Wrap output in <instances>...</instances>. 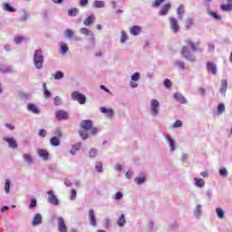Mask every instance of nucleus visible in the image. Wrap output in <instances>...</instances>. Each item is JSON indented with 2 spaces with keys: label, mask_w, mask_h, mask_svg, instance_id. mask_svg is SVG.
Here are the masks:
<instances>
[{
  "label": "nucleus",
  "mask_w": 232,
  "mask_h": 232,
  "mask_svg": "<svg viewBox=\"0 0 232 232\" xmlns=\"http://www.w3.org/2000/svg\"><path fill=\"white\" fill-rule=\"evenodd\" d=\"M185 46L181 49V55L187 61H190L191 63H195V55H193L192 52H198V48L197 47V44L192 43L190 40H185ZM192 51V52H191Z\"/></svg>",
  "instance_id": "1"
},
{
  "label": "nucleus",
  "mask_w": 232,
  "mask_h": 232,
  "mask_svg": "<svg viewBox=\"0 0 232 232\" xmlns=\"http://www.w3.org/2000/svg\"><path fill=\"white\" fill-rule=\"evenodd\" d=\"M81 128L83 130H80L79 134L83 140H86V139H88V131H90V130L92 135L97 134V129L93 128V121H92L91 120L82 121L81 123Z\"/></svg>",
  "instance_id": "2"
},
{
  "label": "nucleus",
  "mask_w": 232,
  "mask_h": 232,
  "mask_svg": "<svg viewBox=\"0 0 232 232\" xmlns=\"http://www.w3.org/2000/svg\"><path fill=\"white\" fill-rule=\"evenodd\" d=\"M34 63L37 70H41L43 68V63H44V56L43 55V50L38 49L34 52Z\"/></svg>",
  "instance_id": "3"
},
{
  "label": "nucleus",
  "mask_w": 232,
  "mask_h": 232,
  "mask_svg": "<svg viewBox=\"0 0 232 232\" xmlns=\"http://www.w3.org/2000/svg\"><path fill=\"white\" fill-rule=\"evenodd\" d=\"M71 97L72 101H77L79 104H84L86 102V95L81 93L79 91H74Z\"/></svg>",
  "instance_id": "4"
},
{
  "label": "nucleus",
  "mask_w": 232,
  "mask_h": 232,
  "mask_svg": "<svg viewBox=\"0 0 232 232\" xmlns=\"http://www.w3.org/2000/svg\"><path fill=\"white\" fill-rule=\"evenodd\" d=\"M160 107V103L157 100H151L150 102V111L152 115H159V108Z\"/></svg>",
  "instance_id": "5"
},
{
  "label": "nucleus",
  "mask_w": 232,
  "mask_h": 232,
  "mask_svg": "<svg viewBox=\"0 0 232 232\" xmlns=\"http://www.w3.org/2000/svg\"><path fill=\"white\" fill-rule=\"evenodd\" d=\"M169 24H170V29L174 34H177L179 30L180 29L179 25V21L175 17H170L169 18Z\"/></svg>",
  "instance_id": "6"
},
{
  "label": "nucleus",
  "mask_w": 232,
  "mask_h": 232,
  "mask_svg": "<svg viewBox=\"0 0 232 232\" xmlns=\"http://www.w3.org/2000/svg\"><path fill=\"white\" fill-rule=\"evenodd\" d=\"M4 140L7 142L9 148H12V150H17V141L14 138L10 137H4Z\"/></svg>",
  "instance_id": "7"
},
{
  "label": "nucleus",
  "mask_w": 232,
  "mask_h": 232,
  "mask_svg": "<svg viewBox=\"0 0 232 232\" xmlns=\"http://www.w3.org/2000/svg\"><path fill=\"white\" fill-rule=\"evenodd\" d=\"M58 231L60 232H68V227L64 223V219L63 218H58Z\"/></svg>",
  "instance_id": "8"
},
{
  "label": "nucleus",
  "mask_w": 232,
  "mask_h": 232,
  "mask_svg": "<svg viewBox=\"0 0 232 232\" xmlns=\"http://www.w3.org/2000/svg\"><path fill=\"white\" fill-rule=\"evenodd\" d=\"M47 194L49 195L48 200L50 204H53V206H57L59 204V199H57V197L53 195V190L47 191Z\"/></svg>",
  "instance_id": "9"
},
{
  "label": "nucleus",
  "mask_w": 232,
  "mask_h": 232,
  "mask_svg": "<svg viewBox=\"0 0 232 232\" xmlns=\"http://www.w3.org/2000/svg\"><path fill=\"white\" fill-rule=\"evenodd\" d=\"M57 121H66L68 120V112L66 111H58L55 113Z\"/></svg>",
  "instance_id": "10"
},
{
  "label": "nucleus",
  "mask_w": 232,
  "mask_h": 232,
  "mask_svg": "<svg viewBox=\"0 0 232 232\" xmlns=\"http://www.w3.org/2000/svg\"><path fill=\"white\" fill-rule=\"evenodd\" d=\"M171 10V4L168 3L161 6V10H160V15H168V12Z\"/></svg>",
  "instance_id": "11"
},
{
  "label": "nucleus",
  "mask_w": 232,
  "mask_h": 232,
  "mask_svg": "<svg viewBox=\"0 0 232 232\" xmlns=\"http://www.w3.org/2000/svg\"><path fill=\"white\" fill-rule=\"evenodd\" d=\"M89 219L91 222V226H97V218H95V211H93V209L89 210Z\"/></svg>",
  "instance_id": "12"
},
{
  "label": "nucleus",
  "mask_w": 232,
  "mask_h": 232,
  "mask_svg": "<svg viewBox=\"0 0 232 232\" xmlns=\"http://www.w3.org/2000/svg\"><path fill=\"white\" fill-rule=\"evenodd\" d=\"M129 32L130 34H131V35H140V32H142V27L139 25H134L130 28Z\"/></svg>",
  "instance_id": "13"
},
{
  "label": "nucleus",
  "mask_w": 232,
  "mask_h": 232,
  "mask_svg": "<svg viewBox=\"0 0 232 232\" xmlns=\"http://www.w3.org/2000/svg\"><path fill=\"white\" fill-rule=\"evenodd\" d=\"M207 70L211 72L212 75L217 73V64L211 62L207 63Z\"/></svg>",
  "instance_id": "14"
},
{
  "label": "nucleus",
  "mask_w": 232,
  "mask_h": 232,
  "mask_svg": "<svg viewBox=\"0 0 232 232\" xmlns=\"http://www.w3.org/2000/svg\"><path fill=\"white\" fill-rule=\"evenodd\" d=\"M100 111L102 113H105L106 117H108L109 119H111V117H113V109H108L106 107H101Z\"/></svg>",
  "instance_id": "15"
},
{
  "label": "nucleus",
  "mask_w": 232,
  "mask_h": 232,
  "mask_svg": "<svg viewBox=\"0 0 232 232\" xmlns=\"http://www.w3.org/2000/svg\"><path fill=\"white\" fill-rule=\"evenodd\" d=\"M93 23H95V14H91L89 15L87 18L84 19L83 21V24L85 26H91L92 24H93Z\"/></svg>",
  "instance_id": "16"
},
{
  "label": "nucleus",
  "mask_w": 232,
  "mask_h": 232,
  "mask_svg": "<svg viewBox=\"0 0 232 232\" xmlns=\"http://www.w3.org/2000/svg\"><path fill=\"white\" fill-rule=\"evenodd\" d=\"M174 99H176L178 102H180V104H186L187 102L186 97H184V95H182L180 92H176L174 94Z\"/></svg>",
  "instance_id": "17"
},
{
  "label": "nucleus",
  "mask_w": 232,
  "mask_h": 232,
  "mask_svg": "<svg viewBox=\"0 0 232 232\" xmlns=\"http://www.w3.org/2000/svg\"><path fill=\"white\" fill-rule=\"evenodd\" d=\"M41 222H43V217L41 214H35L32 222L33 226H39Z\"/></svg>",
  "instance_id": "18"
},
{
  "label": "nucleus",
  "mask_w": 232,
  "mask_h": 232,
  "mask_svg": "<svg viewBox=\"0 0 232 232\" xmlns=\"http://www.w3.org/2000/svg\"><path fill=\"white\" fill-rule=\"evenodd\" d=\"M226 92H227V80H222L221 81L220 93L222 95H226Z\"/></svg>",
  "instance_id": "19"
},
{
  "label": "nucleus",
  "mask_w": 232,
  "mask_h": 232,
  "mask_svg": "<svg viewBox=\"0 0 232 232\" xmlns=\"http://www.w3.org/2000/svg\"><path fill=\"white\" fill-rule=\"evenodd\" d=\"M38 155L44 159V160H48L50 155L48 154V151H46L45 150H38Z\"/></svg>",
  "instance_id": "20"
},
{
  "label": "nucleus",
  "mask_w": 232,
  "mask_h": 232,
  "mask_svg": "<svg viewBox=\"0 0 232 232\" xmlns=\"http://www.w3.org/2000/svg\"><path fill=\"white\" fill-rule=\"evenodd\" d=\"M166 140H168L169 146H170V150L171 151H175V140H173V139H171V136L167 135L165 137Z\"/></svg>",
  "instance_id": "21"
},
{
  "label": "nucleus",
  "mask_w": 232,
  "mask_h": 232,
  "mask_svg": "<svg viewBox=\"0 0 232 232\" xmlns=\"http://www.w3.org/2000/svg\"><path fill=\"white\" fill-rule=\"evenodd\" d=\"M93 8H104L106 6V4H104V1H99L96 0L92 3Z\"/></svg>",
  "instance_id": "22"
},
{
  "label": "nucleus",
  "mask_w": 232,
  "mask_h": 232,
  "mask_svg": "<svg viewBox=\"0 0 232 232\" xmlns=\"http://www.w3.org/2000/svg\"><path fill=\"white\" fill-rule=\"evenodd\" d=\"M27 110H29V111H32L33 113H39V108L32 103H29L27 105Z\"/></svg>",
  "instance_id": "23"
},
{
  "label": "nucleus",
  "mask_w": 232,
  "mask_h": 232,
  "mask_svg": "<svg viewBox=\"0 0 232 232\" xmlns=\"http://www.w3.org/2000/svg\"><path fill=\"white\" fill-rule=\"evenodd\" d=\"M3 8L5 12H16L15 8L12 7L8 3H4Z\"/></svg>",
  "instance_id": "24"
},
{
  "label": "nucleus",
  "mask_w": 232,
  "mask_h": 232,
  "mask_svg": "<svg viewBox=\"0 0 232 232\" xmlns=\"http://www.w3.org/2000/svg\"><path fill=\"white\" fill-rule=\"evenodd\" d=\"M50 144L51 146H59L61 144V140L57 137H52L50 139Z\"/></svg>",
  "instance_id": "25"
},
{
  "label": "nucleus",
  "mask_w": 232,
  "mask_h": 232,
  "mask_svg": "<svg viewBox=\"0 0 232 232\" xmlns=\"http://www.w3.org/2000/svg\"><path fill=\"white\" fill-rule=\"evenodd\" d=\"M117 224L120 227H122L124 224H126V218H124V214H121L117 220Z\"/></svg>",
  "instance_id": "26"
},
{
  "label": "nucleus",
  "mask_w": 232,
  "mask_h": 232,
  "mask_svg": "<svg viewBox=\"0 0 232 232\" xmlns=\"http://www.w3.org/2000/svg\"><path fill=\"white\" fill-rule=\"evenodd\" d=\"M81 143H77L75 145H72V150H70V153L72 155H75V153H77V151H79V150H81Z\"/></svg>",
  "instance_id": "27"
},
{
  "label": "nucleus",
  "mask_w": 232,
  "mask_h": 232,
  "mask_svg": "<svg viewBox=\"0 0 232 232\" xmlns=\"http://www.w3.org/2000/svg\"><path fill=\"white\" fill-rule=\"evenodd\" d=\"M229 3L230 4H228V5H222L220 6V8L223 12H231V10H232V2H229Z\"/></svg>",
  "instance_id": "28"
},
{
  "label": "nucleus",
  "mask_w": 232,
  "mask_h": 232,
  "mask_svg": "<svg viewBox=\"0 0 232 232\" xmlns=\"http://www.w3.org/2000/svg\"><path fill=\"white\" fill-rule=\"evenodd\" d=\"M24 160L27 162L28 164H32L34 162V157H32L30 154L26 153L23 155Z\"/></svg>",
  "instance_id": "29"
},
{
  "label": "nucleus",
  "mask_w": 232,
  "mask_h": 232,
  "mask_svg": "<svg viewBox=\"0 0 232 232\" xmlns=\"http://www.w3.org/2000/svg\"><path fill=\"white\" fill-rule=\"evenodd\" d=\"M193 26V18H187L185 20V28L186 30H189Z\"/></svg>",
  "instance_id": "30"
},
{
  "label": "nucleus",
  "mask_w": 232,
  "mask_h": 232,
  "mask_svg": "<svg viewBox=\"0 0 232 232\" xmlns=\"http://www.w3.org/2000/svg\"><path fill=\"white\" fill-rule=\"evenodd\" d=\"M79 14V9L77 8H71L68 10V15L70 17H75Z\"/></svg>",
  "instance_id": "31"
},
{
  "label": "nucleus",
  "mask_w": 232,
  "mask_h": 232,
  "mask_svg": "<svg viewBox=\"0 0 232 232\" xmlns=\"http://www.w3.org/2000/svg\"><path fill=\"white\" fill-rule=\"evenodd\" d=\"M224 111H226V105H224V103H219L218 106L217 115H222Z\"/></svg>",
  "instance_id": "32"
},
{
  "label": "nucleus",
  "mask_w": 232,
  "mask_h": 232,
  "mask_svg": "<svg viewBox=\"0 0 232 232\" xmlns=\"http://www.w3.org/2000/svg\"><path fill=\"white\" fill-rule=\"evenodd\" d=\"M194 180H195V185L198 186V188H203L204 184H206V182L202 179L195 178Z\"/></svg>",
  "instance_id": "33"
},
{
  "label": "nucleus",
  "mask_w": 232,
  "mask_h": 232,
  "mask_svg": "<svg viewBox=\"0 0 232 232\" xmlns=\"http://www.w3.org/2000/svg\"><path fill=\"white\" fill-rule=\"evenodd\" d=\"M135 182L139 186H140V184H144V182H146V176H141V177L136 178L135 179Z\"/></svg>",
  "instance_id": "34"
},
{
  "label": "nucleus",
  "mask_w": 232,
  "mask_h": 232,
  "mask_svg": "<svg viewBox=\"0 0 232 232\" xmlns=\"http://www.w3.org/2000/svg\"><path fill=\"white\" fill-rule=\"evenodd\" d=\"M216 213H217V216H218V218H224V210L222 208H216Z\"/></svg>",
  "instance_id": "35"
},
{
  "label": "nucleus",
  "mask_w": 232,
  "mask_h": 232,
  "mask_svg": "<svg viewBox=\"0 0 232 232\" xmlns=\"http://www.w3.org/2000/svg\"><path fill=\"white\" fill-rule=\"evenodd\" d=\"M97 153H98L97 149H91L89 151V157L91 159H95V157H97Z\"/></svg>",
  "instance_id": "36"
},
{
  "label": "nucleus",
  "mask_w": 232,
  "mask_h": 232,
  "mask_svg": "<svg viewBox=\"0 0 232 232\" xmlns=\"http://www.w3.org/2000/svg\"><path fill=\"white\" fill-rule=\"evenodd\" d=\"M11 184H12V182L10 181V179H5V193H10Z\"/></svg>",
  "instance_id": "37"
},
{
  "label": "nucleus",
  "mask_w": 232,
  "mask_h": 232,
  "mask_svg": "<svg viewBox=\"0 0 232 232\" xmlns=\"http://www.w3.org/2000/svg\"><path fill=\"white\" fill-rule=\"evenodd\" d=\"M63 77H64V73H63V72H61V71L56 72L54 74L55 81H59V80L63 79Z\"/></svg>",
  "instance_id": "38"
},
{
  "label": "nucleus",
  "mask_w": 232,
  "mask_h": 232,
  "mask_svg": "<svg viewBox=\"0 0 232 232\" xmlns=\"http://www.w3.org/2000/svg\"><path fill=\"white\" fill-rule=\"evenodd\" d=\"M121 43L124 44L126 43V41H128V34L124 31H121Z\"/></svg>",
  "instance_id": "39"
},
{
  "label": "nucleus",
  "mask_w": 232,
  "mask_h": 232,
  "mask_svg": "<svg viewBox=\"0 0 232 232\" xmlns=\"http://www.w3.org/2000/svg\"><path fill=\"white\" fill-rule=\"evenodd\" d=\"M95 169L98 171V173H102V162L101 161L96 162Z\"/></svg>",
  "instance_id": "40"
},
{
  "label": "nucleus",
  "mask_w": 232,
  "mask_h": 232,
  "mask_svg": "<svg viewBox=\"0 0 232 232\" xmlns=\"http://www.w3.org/2000/svg\"><path fill=\"white\" fill-rule=\"evenodd\" d=\"M23 41H24V36L18 35V36L14 37V43L16 44H21V43H23Z\"/></svg>",
  "instance_id": "41"
},
{
  "label": "nucleus",
  "mask_w": 232,
  "mask_h": 232,
  "mask_svg": "<svg viewBox=\"0 0 232 232\" xmlns=\"http://www.w3.org/2000/svg\"><path fill=\"white\" fill-rule=\"evenodd\" d=\"M80 32H81V34H82L83 35H86V36L91 35V34H90V29H88V28H86V27L81 28V29H80Z\"/></svg>",
  "instance_id": "42"
},
{
  "label": "nucleus",
  "mask_w": 232,
  "mask_h": 232,
  "mask_svg": "<svg viewBox=\"0 0 232 232\" xmlns=\"http://www.w3.org/2000/svg\"><path fill=\"white\" fill-rule=\"evenodd\" d=\"M65 36L67 37V39H72V37H73V31H72L70 29H66Z\"/></svg>",
  "instance_id": "43"
},
{
  "label": "nucleus",
  "mask_w": 232,
  "mask_h": 232,
  "mask_svg": "<svg viewBox=\"0 0 232 232\" xmlns=\"http://www.w3.org/2000/svg\"><path fill=\"white\" fill-rule=\"evenodd\" d=\"M33 208H37V199L33 198L31 199L29 209H33Z\"/></svg>",
  "instance_id": "44"
},
{
  "label": "nucleus",
  "mask_w": 232,
  "mask_h": 232,
  "mask_svg": "<svg viewBox=\"0 0 232 232\" xmlns=\"http://www.w3.org/2000/svg\"><path fill=\"white\" fill-rule=\"evenodd\" d=\"M164 86H165V88L169 89V88H171V86H173V83L170 82L169 79H165Z\"/></svg>",
  "instance_id": "45"
},
{
  "label": "nucleus",
  "mask_w": 232,
  "mask_h": 232,
  "mask_svg": "<svg viewBox=\"0 0 232 232\" xmlns=\"http://www.w3.org/2000/svg\"><path fill=\"white\" fill-rule=\"evenodd\" d=\"M172 128H182V121L178 120L172 124Z\"/></svg>",
  "instance_id": "46"
},
{
  "label": "nucleus",
  "mask_w": 232,
  "mask_h": 232,
  "mask_svg": "<svg viewBox=\"0 0 232 232\" xmlns=\"http://www.w3.org/2000/svg\"><path fill=\"white\" fill-rule=\"evenodd\" d=\"M164 1L166 0H155V2L152 4V6H154V8H158V6H160Z\"/></svg>",
  "instance_id": "47"
},
{
  "label": "nucleus",
  "mask_w": 232,
  "mask_h": 232,
  "mask_svg": "<svg viewBox=\"0 0 232 232\" xmlns=\"http://www.w3.org/2000/svg\"><path fill=\"white\" fill-rule=\"evenodd\" d=\"M177 14H178V15H182V14H184V5H180L178 7Z\"/></svg>",
  "instance_id": "48"
},
{
  "label": "nucleus",
  "mask_w": 232,
  "mask_h": 232,
  "mask_svg": "<svg viewBox=\"0 0 232 232\" xmlns=\"http://www.w3.org/2000/svg\"><path fill=\"white\" fill-rule=\"evenodd\" d=\"M139 79H140V74H139V72H135L131 75V81H139Z\"/></svg>",
  "instance_id": "49"
},
{
  "label": "nucleus",
  "mask_w": 232,
  "mask_h": 232,
  "mask_svg": "<svg viewBox=\"0 0 232 232\" xmlns=\"http://www.w3.org/2000/svg\"><path fill=\"white\" fill-rule=\"evenodd\" d=\"M209 14H210V15H211L212 17H214V19H216L217 21H220L221 17H220V15H218L217 13H215V12H210Z\"/></svg>",
  "instance_id": "50"
},
{
  "label": "nucleus",
  "mask_w": 232,
  "mask_h": 232,
  "mask_svg": "<svg viewBox=\"0 0 232 232\" xmlns=\"http://www.w3.org/2000/svg\"><path fill=\"white\" fill-rule=\"evenodd\" d=\"M219 175H221V177H227V169H219Z\"/></svg>",
  "instance_id": "51"
},
{
  "label": "nucleus",
  "mask_w": 232,
  "mask_h": 232,
  "mask_svg": "<svg viewBox=\"0 0 232 232\" xmlns=\"http://www.w3.org/2000/svg\"><path fill=\"white\" fill-rule=\"evenodd\" d=\"M61 51H62V53H66L68 52V45L67 44L61 45Z\"/></svg>",
  "instance_id": "52"
},
{
  "label": "nucleus",
  "mask_w": 232,
  "mask_h": 232,
  "mask_svg": "<svg viewBox=\"0 0 232 232\" xmlns=\"http://www.w3.org/2000/svg\"><path fill=\"white\" fill-rule=\"evenodd\" d=\"M38 135H39L40 137H46V130L41 129V130L38 131Z\"/></svg>",
  "instance_id": "53"
},
{
  "label": "nucleus",
  "mask_w": 232,
  "mask_h": 232,
  "mask_svg": "<svg viewBox=\"0 0 232 232\" xmlns=\"http://www.w3.org/2000/svg\"><path fill=\"white\" fill-rule=\"evenodd\" d=\"M54 104L55 106H61V98L59 96L54 98Z\"/></svg>",
  "instance_id": "54"
},
{
  "label": "nucleus",
  "mask_w": 232,
  "mask_h": 232,
  "mask_svg": "<svg viewBox=\"0 0 232 232\" xmlns=\"http://www.w3.org/2000/svg\"><path fill=\"white\" fill-rule=\"evenodd\" d=\"M198 93H200V95H202V97H204V95H206V89L199 87L198 89Z\"/></svg>",
  "instance_id": "55"
},
{
  "label": "nucleus",
  "mask_w": 232,
  "mask_h": 232,
  "mask_svg": "<svg viewBox=\"0 0 232 232\" xmlns=\"http://www.w3.org/2000/svg\"><path fill=\"white\" fill-rule=\"evenodd\" d=\"M28 19V13L24 11V14L21 16V21H26Z\"/></svg>",
  "instance_id": "56"
},
{
  "label": "nucleus",
  "mask_w": 232,
  "mask_h": 232,
  "mask_svg": "<svg viewBox=\"0 0 232 232\" xmlns=\"http://www.w3.org/2000/svg\"><path fill=\"white\" fill-rule=\"evenodd\" d=\"M122 198V193L121 192H117L115 195V199L116 200H121Z\"/></svg>",
  "instance_id": "57"
},
{
  "label": "nucleus",
  "mask_w": 232,
  "mask_h": 232,
  "mask_svg": "<svg viewBox=\"0 0 232 232\" xmlns=\"http://www.w3.org/2000/svg\"><path fill=\"white\" fill-rule=\"evenodd\" d=\"M178 66L181 70H184V68H186L184 62H178Z\"/></svg>",
  "instance_id": "58"
},
{
  "label": "nucleus",
  "mask_w": 232,
  "mask_h": 232,
  "mask_svg": "<svg viewBox=\"0 0 232 232\" xmlns=\"http://www.w3.org/2000/svg\"><path fill=\"white\" fill-rule=\"evenodd\" d=\"M75 197H77V191H75V189H72V195H71V200H73V198H75Z\"/></svg>",
  "instance_id": "59"
},
{
  "label": "nucleus",
  "mask_w": 232,
  "mask_h": 232,
  "mask_svg": "<svg viewBox=\"0 0 232 232\" xmlns=\"http://www.w3.org/2000/svg\"><path fill=\"white\" fill-rule=\"evenodd\" d=\"M88 5V0H80V6H86Z\"/></svg>",
  "instance_id": "60"
},
{
  "label": "nucleus",
  "mask_w": 232,
  "mask_h": 232,
  "mask_svg": "<svg viewBox=\"0 0 232 232\" xmlns=\"http://www.w3.org/2000/svg\"><path fill=\"white\" fill-rule=\"evenodd\" d=\"M44 97H51L52 93L50 92V91L45 89V91L44 92Z\"/></svg>",
  "instance_id": "61"
},
{
  "label": "nucleus",
  "mask_w": 232,
  "mask_h": 232,
  "mask_svg": "<svg viewBox=\"0 0 232 232\" xmlns=\"http://www.w3.org/2000/svg\"><path fill=\"white\" fill-rule=\"evenodd\" d=\"M208 51L214 52L215 51V45L213 44H208Z\"/></svg>",
  "instance_id": "62"
},
{
  "label": "nucleus",
  "mask_w": 232,
  "mask_h": 232,
  "mask_svg": "<svg viewBox=\"0 0 232 232\" xmlns=\"http://www.w3.org/2000/svg\"><path fill=\"white\" fill-rule=\"evenodd\" d=\"M5 126H6V128H8V129L11 130H15V126H14V125H12V124L6 123Z\"/></svg>",
  "instance_id": "63"
},
{
  "label": "nucleus",
  "mask_w": 232,
  "mask_h": 232,
  "mask_svg": "<svg viewBox=\"0 0 232 232\" xmlns=\"http://www.w3.org/2000/svg\"><path fill=\"white\" fill-rule=\"evenodd\" d=\"M201 177H203L204 179L209 177V174L207 171H202L201 172Z\"/></svg>",
  "instance_id": "64"
}]
</instances>
